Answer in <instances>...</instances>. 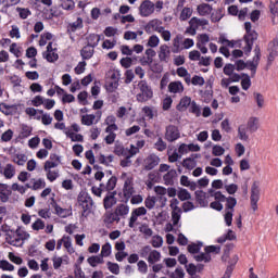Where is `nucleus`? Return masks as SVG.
Segmentation results:
<instances>
[{
    "mask_svg": "<svg viewBox=\"0 0 278 278\" xmlns=\"http://www.w3.org/2000/svg\"><path fill=\"white\" fill-rule=\"evenodd\" d=\"M103 223L109 227V225H113L114 223H121V218L117 217L115 211L108 212L103 215Z\"/></svg>",
    "mask_w": 278,
    "mask_h": 278,
    "instance_id": "obj_24",
    "label": "nucleus"
},
{
    "mask_svg": "<svg viewBox=\"0 0 278 278\" xmlns=\"http://www.w3.org/2000/svg\"><path fill=\"white\" fill-rule=\"evenodd\" d=\"M100 41H101V35L91 34L87 37V42L91 48L97 47Z\"/></svg>",
    "mask_w": 278,
    "mask_h": 278,
    "instance_id": "obj_35",
    "label": "nucleus"
},
{
    "mask_svg": "<svg viewBox=\"0 0 278 278\" xmlns=\"http://www.w3.org/2000/svg\"><path fill=\"white\" fill-rule=\"evenodd\" d=\"M238 201L236 200V198H227L226 199V212H233V207L235 205H237Z\"/></svg>",
    "mask_w": 278,
    "mask_h": 278,
    "instance_id": "obj_55",
    "label": "nucleus"
},
{
    "mask_svg": "<svg viewBox=\"0 0 278 278\" xmlns=\"http://www.w3.org/2000/svg\"><path fill=\"white\" fill-rule=\"evenodd\" d=\"M177 197L179 201H190L192 199L190 192L184 188L178 189Z\"/></svg>",
    "mask_w": 278,
    "mask_h": 278,
    "instance_id": "obj_39",
    "label": "nucleus"
},
{
    "mask_svg": "<svg viewBox=\"0 0 278 278\" xmlns=\"http://www.w3.org/2000/svg\"><path fill=\"white\" fill-rule=\"evenodd\" d=\"M139 216H147V208L144 206L134 208L130 213V217L128 219V227L134 229L138 223Z\"/></svg>",
    "mask_w": 278,
    "mask_h": 278,
    "instance_id": "obj_10",
    "label": "nucleus"
},
{
    "mask_svg": "<svg viewBox=\"0 0 278 278\" xmlns=\"http://www.w3.org/2000/svg\"><path fill=\"white\" fill-rule=\"evenodd\" d=\"M169 207L172 210V223L174 226L179 225L181 220V207H179V200L174 198L169 201Z\"/></svg>",
    "mask_w": 278,
    "mask_h": 278,
    "instance_id": "obj_7",
    "label": "nucleus"
},
{
    "mask_svg": "<svg viewBox=\"0 0 278 278\" xmlns=\"http://www.w3.org/2000/svg\"><path fill=\"white\" fill-rule=\"evenodd\" d=\"M212 5L208 3H202L198 5L197 11L200 16H210L212 14Z\"/></svg>",
    "mask_w": 278,
    "mask_h": 278,
    "instance_id": "obj_28",
    "label": "nucleus"
},
{
    "mask_svg": "<svg viewBox=\"0 0 278 278\" xmlns=\"http://www.w3.org/2000/svg\"><path fill=\"white\" fill-rule=\"evenodd\" d=\"M168 92H170V94H181V92H184V84L179 80L169 83Z\"/></svg>",
    "mask_w": 278,
    "mask_h": 278,
    "instance_id": "obj_22",
    "label": "nucleus"
},
{
    "mask_svg": "<svg viewBox=\"0 0 278 278\" xmlns=\"http://www.w3.org/2000/svg\"><path fill=\"white\" fill-rule=\"evenodd\" d=\"M192 16V8H185L180 13V21H188Z\"/></svg>",
    "mask_w": 278,
    "mask_h": 278,
    "instance_id": "obj_63",
    "label": "nucleus"
},
{
    "mask_svg": "<svg viewBox=\"0 0 278 278\" xmlns=\"http://www.w3.org/2000/svg\"><path fill=\"white\" fill-rule=\"evenodd\" d=\"M43 58L47 62H58L60 60V54H58V46L53 42H49L47 46V51L43 53Z\"/></svg>",
    "mask_w": 278,
    "mask_h": 278,
    "instance_id": "obj_9",
    "label": "nucleus"
},
{
    "mask_svg": "<svg viewBox=\"0 0 278 278\" xmlns=\"http://www.w3.org/2000/svg\"><path fill=\"white\" fill-rule=\"evenodd\" d=\"M155 203H157V198L149 195L144 200V205L148 210H153L155 207Z\"/></svg>",
    "mask_w": 278,
    "mask_h": 278,
    "instance_id": "obj_54",
    "label": "nucleus"
},
{
    "mask_svg": "<svg viewBox=\"0 0 278 278\" xmlns=\"http://www.w3.org/2000/svg\"><path fill=\"white\" fill-rule=\"evenodd\" d=\"M142 112H143V116L146 118H148V121H151L153 119V117L155 116V114H157V111H155L153 108L151 106H144L142 109Z\"/></svg>",
    "mask_w": 278,
    "mask_h": 278,
    "instance_id": "obj_43",
    "label": "nucleus"
},
{
    "mask_svg": "<svg viewBox=\"0 0 278 278\" xmlns=\"http://www.w3.org/2000/svg\"><path fill=\"white\" fill-rule=\"evenodd\" d=\"M61 8L63 10H74L75 9V1H73V0H61Z\"/></svg>",
    "mask_w": 278,
    "mask_h": 278,
    "instance_id": "obj_62",
    "label": "nucleus"
},
{
    "mask_svg": "<svg viewBox=\"0 0 278 278\" xmlns=\"http://www.w3.org/2000/svg\"><path fill=\"white\" fill-rule=\"evenodd\" d=\"M10 38H15V40L21 39V29L18 28V26H11V30L9 33Z\"/></svg>",
    "mask_w": 278,
    "mask_h": 278,
    "instance_id": "obj_60",
    "label": "nucleus"
},
{
    "mask_svg": "<svg viewBox=\"0 0 278 278\" xmlns=\"http://www.w3.org/2000/svg\"><path fill=\"white\" fill-rule=\"evenodd\" d=\"M13 110H14V105H8L5 103L0 104V112H2V114H5V116H10Z\"/></svg>",
    "mask_w": 278,
    "mask_h": 278,
    "instance_id": "obj_61",
    "label": "nucleus"
},
{
    "mask_svg": "<svg viewBox=\"0 0 278 278\" xmlns=\"http://www.w3.org/2000/svg\"><path fill=\"white\" fill-rule=\"evenodd\" d=\"M78 206L83 210L81 216H88L90 207H92V198L86 191L78 194Z\"/></svg>",
    "mask_w": 278,
    "mask_h": 278,
    "instance_id": "obj_6",
    "label": "nucleus"
},
{
    "mask_svg": "<svg viewBox=\"0 0 278 278\" xmlns=\"http://www.w3.org/2000/svg\"><path fill=\"white\" fill-rule=\"evenodd\" d=\"M103 205L105 210H111V207L116 205V197L112 193L108 194L103 200Z\"/></svg>",
    "mask_w": 278,
    "mask_h": 278,
    "instance_id": "obj_30",
    "label": "nucleus"
},
{
    "mask_svg": "<svg viewBox=\"0 0 278 278\" xmlns=\"http://www.w3.org/2000/svg\"><path fill=\"white\" fill-rule=\"evenodd\" d=\"M49 40H53V35L51 33H43L39 40V47H45Z\"/></svg>",
    "mask_w": 278,
    "mask_h": 278,
    "instance_id": "obj_51",
    "label": "nucleus"
},
{
    "mask_svg": "<svg viewBox=\"0 0 278 278\" xmlns=\"http://www.w3.org/2000/svg\"><path fill=\"white\" fill-rule=\"evenodd\" d=\"M180 137L179 128L173 125L166 127L165 140H167V142H175V140H179Z\"/></svg>",
    "mask_w": 278,
    "mask_h": 278,
    "instance_id": "obj_14",
    "label": "nucleus"
},
{
    "mask_svg": "<svg viewBox=\"0 0 278 278\" xmlns=\"http://www.w3.org/2000/svg\"><path fill=\"white\" fill-rule=\"evenodd\" d=\"M160 164V156L155 154H150L144 161H143V168L146 170H153L155 166Z\"/></svg>",
    "mask_w": 278,
    "mask_h": 278,
    "instance_id": "obj_16",
    "label": "nucleus"
},
{
    "mask_svg": "<svg viewBox=\"0 0 278 278\" xmlns=\"http://www.w3.org/2000/svg\"><path fill=\"white\" fill-rule=\"evenodd\" d=\"M261 58H262V53L260 51V48H255L254 56H253L252 61L248 62V66H249L250 71H252L253 73H255V68H257Z\"/></svg>",
    "mask_w": 278,
    "mask_h": 278,
    "instance_id": "obj_19",
    "label": "nucleus"
},
{
    "mask_svg": "<svg viewBox=\"0 0 278 278\" xmlns=\"http://www.w3.org/2000/svg\"><path fill=\"white\" fill-rule=\"evenodd\" d=\"M207 25H210V21L205 18L192 17L189 21L187 34L190 36H197V29H207Z\"/></svg>",
    "mask_w": 278,
    "mask_h": 278,
    "instance_id": "obj_5",
    "label": "nucleus"
},
{
    "mask_svg": "<svg viewBox=\"0 0 278 278\" xmlns=\"http://www.w3.org/2000/svg\"><path fill=\"white\" fill-rule=\"evenodd\" d=\"M93 54H94V48L90 46L85 47L81 50V56L84 58V60H90V58H92Z\"/></svg>",
    "mask_w": 278,
    "mask_h": 278,
    "instance_id": "obj_46",
    "label": "nucleus"
},
{
    "mask_svg": "<svg viewBox=\"0 0 278 278\" xmlns=\"http://www.w3.org/2000/svg\"><path fill=\"white\" fill-rule=\"evenodd\" d=\"M176 74L178 75V77H185V81L187 84H190V73H188V70H186V67H178L176 70Z\"/></svg>",
    "mask_w": 278,
    "mask_h": 278,
    "instance_id": "obj_44",
    "label": "nucleus"
},
{
    "mask_svg": "<svg viewBox=\"0 0 278 278\" xmlns=\"http://www.w3.org/2000/svg\"><path fill=\"white\" fill-rule=\"evenodd\" d=\"M138 90L139 92L137 93L136 99L139 103H144L153 99V89L146 83V80H140L138 83Z\"/></svg>",
    "mask_w": 278,
    "mask_h": 278,
    "instance_id": "obj_3",
    "label": "nucleus"
},
{
    "mask_svg": "<svg viewBox=\"0 0 278 278\" xmlns=\"http://www.w3.org/2000/svg\"><path fill=\"white\" fill-rule=\"evenodd\" d=\"M106 266L113 275H121V266L117 263L108 262Z\"/></svg>",
    "mask_w": 278,
    "mask_h": 278,
    "instance_id": "obj_52",
    "label": "nucleus"
},
{
    "mask_svg": "<svg viewBox=\"0 0 278 278\" xmlns=\"http://www.w3.org/2000/svg\"><path fill=\"white\" fill-rule=\"evenodd\" d=\"M62 242H63V247H64V249H66L67 253H70V255H73V253H75V248H73V239L68 236H63Z\"/></svg>",
    "mask_w": 278,
    "mask_h": 278,
    "instance_id": "obj_29",
    "label": "nucleus"
},
{
    "mask_svg": "<svg viewBox=\"0 0 278 278\" xmlns=\"http://www.w3.org/2000/svg\"><path fill=\"white\" fill-rule=\"evenodd\" d=\"M217 42L219 45H223V47H229L230 49H233L235 47L233 41H230L229 39H227L225 35H220Z\"/></svg>",
    "mask_w": 278,
    "mask_h": 278,
    "instance_id": "obj_53",
    "label": "nucleus"
},
{
    "mask_svg": "<svg viewBox=\"0 0 278 278\" xmlns=\"http://www.w3.org/2000/svg\"><path fill=\"white\" fill-rule=\"evenodd\" d=\"M0 270H4L8 273H14L15 267L9 261L2 260V261H0Z\"/></svg>",
    "mask_w": 278,
    "mask_h": 278,
    "instance_id": "obj_41",
    "label": "nucleus"
},
{
    "mask_svg": "<svg viewBox=\"0 0 278 278\" xmlns=\"http://www.w3.org/2000/svg\"><path fill=\"white\" fill-rule=\"evenodd\" d=\"M253 98H254V101L258 108V110H262L265 108L266 105V100L264 98V94L260 93V92H254L253 93Z\"/></svg>",
    "mask_w": 278,
    "mask_h": 278,
    "instance_id": "obj_32",
    "label": "nucleus"
},
{
    "mask_svg": "<svg viewBox=\"0 0 278 278\" xmlns=\"http://www.w3.org/2000/svg\"><path fill=\"white\" fill-rule=\"evenodd\" d=\"M147 47H150V49L160 47V37H157V35L150 36L147 42Z\"/></svg>",
    "mask_w": 278,
    "mask_h": 278,
    "instance_id": "obj_42",
    "label": "nucleus"
},
{
    "mask_svg": "<svg viewBox=\"0 0 278 278\" xmlns=\"http://www.w3.org/2000/svg\"><path fill=\"white\" fill-rule=\"evenodd\" d=\"M140 257L147 260L148 264H157V262L162 261V253L151 245H144L139 251Z\"/></svg>",
    "mask_w": 278,
    "mask_h": 278,
    "instance_id": "obj_2",
    "label": "nucleus"
},
{
    "mask_svg": "<svg viewBox=\"0 0 278 278\" xmlns=\"http://www.w3.org/2000/svg\"><path fill=\"white\" fill-rule=\"evenodd\" d=\"M155 12V3L150 0H144L139 7L140 16L147 17L151 16Z\"/></svg>",
    "mask_w": 278,
    "mask_h": 278,
    "instance_id": "obj_12",
    "label": "nucleus"
},
{
    "mask_svg": "<svg viewBox=\"0 0 278 278\" xmlns=\"http://www.w3.org/2000/svg\"><path fill=\"white\" fill-rule=\"evenodd\" d=\"M136 191L134 190V185L130 179H127L124 185V197L125 199H131L134 197V193Z\"/></svg>",
    "mask_w": 278,
    "mask_h": 278,
    "instance_id": "obj_27",
    "label": "nucleus"
},
{
    "mask_svg": "<svg viewBox=\"0 0 278 278\" xmlns=\"http://www.w3.org/2000/svg\"><path fill=\"white\" fill-rule=\"evenodd\" d=\"M8 258H9L10 262H12L13 264H16V266H21V264H23V258H22L21 256H16V255L14 254V252H9Z\"/></svg>",
    "mask_w": 278,
    "mask_h": 278,
    "instance_id": "obj_58",
    "label": "nucleus"
},
{
    "mask_svg": "<svg viewBox=\"0 0 278 278\" xmlns=\"http://www.w3.org/2000/svg\"><path fill=\"white\" fill-rule=\"evenodd\" d=\"M195 262H205L206 264L212 262V255L207 254L206 252L194 255Z\"/></svg>",
    "mask_w": 278,
    "mask_h": 278,
    "instance_id": "obj_50",
    "label": "nucleus"
},
{
    "mask_svg": "<svg viewBox=\"0 0 278 278\" xmlns=\"http://www.w3.org/2000/svg\"><path fill=\"white\" fill-rule=\"evenodd\" d=\"M164 27V22L160 18H153L149 21L144 27L147 34H160L161 29Z\"/></svg>",
    "mask_w": 278,
    "mask_h": 278,
    "instance_id": "obj_11",
    "label": "nucleus"
},
{
    "mask_svg": "<svg viewBox=\"0 0 278 278\" xmlns=\"http://www.w3.org/2000/svg\"><path fill=\"white\" fill-rule=\"evenodd\" d=\"M223 18V9L216 10L211 14L212 23H218Z\"/></svg>",
    "mask_w": 278,
    "mask_h": 278,
    "instance_id": "obj_64",
    "label": "nucleus"
},
{
    "mask_svg": "<svg viewBox=\"0 0 278 278\" xmlns=\"http://www.w3.org/2000/svg\"><path fill=\"white\" fill-rule=\"evenodd\" d=\"M181 186H186L187 188H190V190H197V182H191L188 179V176H182L180 178Z\"/></svg>",
    "mask_w": 278,
    "mask_h": 278,
    "instance_id": "obj_48",
    "label": "nucleus"
},
{
    "mask_svg": "<svg viewBox=\"0 0 278 278\" xmlns=\"http://www.w3.org/2000/svg\"><path fill=\"white\" fill-rule=\"evenodd\" d=\"M237 134L239 140H241L242 142H249V128L247 127V125H239Z\"/></svg>",
    "mask_w": 278,
    "mask_h": 278,
    "instance_id": "obj_25",
    "label": "nucleus"
},
{
    "mask_svg": "<svg viewBox=\"0 0 278 278\" xmlns=\"http://www.w3.org/2000/svg\"><path fill=\"white\" fill-rule=\"evenodd\" d=\"M62 164L60 156L58 154H52L50 159L45 164V170H51V168H58Z\"/></svg>",
    "mask_w": 278,
    "mask_h": 278,
    "instance_id": "obj_18",
    "label": "nucleus"
},
{
    "mask_svg": "<svg viewBox=\"0 0 278 278\" xmlns=\"http://www.w3.org/2000/svg\"><path fill=\"white\" fill-rule=\"evenodd\" d=\"M250 134H255L260 129V117L252 116L248 119L247 126Z\"/></svg>",
    "mask_w": 278,
    "mask_h": 278,
    "instance_id": "obj_23",
    "label": "nucleus"
},
{
    "mask_svg": "<svg viewBox=\"0 0 278 278\" xmlns=\"http://www.w3.org/2000/svg\"><path fill=\"white\" fill-rule=\"evenodd\" d=\"M27 188H31V186H21L16 182L11 186V190H13V192H18L20 194H25V192H27Z\"/></svg>",
    "mask_w": 278,
    "mask_h": 278,
    "instance_id": "obj_45",
    "label": "nucleus"
},
{
    "mask_svg": "<svg viewBox=\"0 0 278 278\" xmlns=\"http://www.w3.org/2000/svg\"><path fill=\"white\" fill-rule=\"evenodd\" d=\"M191 103H192V99H190V97L186 96V97L181 98L177 108L180 112H184V110H187L188 106L191 105Z\"/></svg>",
    "mask_w": 278,
    "mask_h": 278,
    "instance_id": "obj_40",
    "label": "nucleus"
},
{
    "mask_svg": "<svg viewBox=\"0 0 278 278\" xmlns=\"http://www.w3.org/2000/svg\"><path fill=\"white\" fill-rule=\"evenodd\" d=\"M112 255V244L105 243L102 245L100 256L103 257H110Z\"/></svg>",
    "mask_w": 278,
    "mask_h": 278,
    "instance_id": "obj_49",
    "label": "nucleus"
},
{
    "mask_svg": "<svg viewBox=\"0 0 278 278\" xmlns=\"http://www.w3.org/2000/svg\"><path fill=\"white\" fill-rule=\"evenodd\" d=\"M114 212L119 220L121 218H127V216H129V206L127 203L117 204Z\"/></svg>",
    "mask_w": 278,
    "mask_h": 278,
    "instance_id": "obj_17",
    "label": "nucleus"
},
{
    "mask_svg": "<svg viewBox=\"0 0 278 278\" xmlns=\"http://www.w3.org/2000/svg\"><path fill=\"white\" fill-rule=\"evenodd\" d=\"M139 231L144 235V238H151V236H153V229H151L147 223L139 226Z\"/></svg>",
    "mask_w": 278,
    "mask_h": 278,
    "instance_id": "obj_38",
    "label": "nucleus"
},
{
    "mask_svg": "<svg viewBox=\"0 0 278 278\" xmlns=\"http://www.w3.org/2000/svg\"><path fill=\"white\" fill-rule=\"evenodd\" d=\"M12 161L14 162V164H17V166H25V164L27 163V155L22 152H15L12 155Z\"/></svg>",
    "mask_w": 278,
    "mask_h": 278,
    "instance_id": "obj_26",
    "label": "nucleus"
},
{
    "mask_svg": "<svg viewBox=\"0 0 278 278\" xmlns=\"http://www.w3.org/2000/svg\"><path fill=\"white\" fill-rule=\"evenodd\" d=\"M260 202V184L254 182L251 187L250 205L253 212H257Z\"/></svg>",
    "mask_w": 278,
    "mask_h": 278,
    "instance_id": "obj_8",
    "label": "nucleus"
},
{
    "mask_svg": "<svg viewBox=\"0 0 278 278\" xmlns=\"http://www.w3.org/2000/svg\"><path fill=\"white\" fill-rule=\"evenodd\" d=\"M29 233L25 231L23 228H17L14 230H9L5 233V242L11 247H23L25 244V240H28Z\"/></svg>",
    "mask_w": 278,
    "mask_h": 278,
    "instance_id": "obj_1",
    "label": "nucleus"
},
{
    "mask_svg": "<svg viewBox=\"0 0 278 278\" xmlns=\"http://www.w3.org/2000/svg\"><path fill=\"white\" fill-rule=\"evenodd\" d=\"M244 27L247 31V34L244 35V40H245L244 51L245 53H251L253 49V42L257 40V33L253 30L250 22H245Z\"/></svg>",
    "mask_w": 278,
    "mask_h": 278,
    "instance_id": "obj_4",
    "label": "nucleus"
},
{
    "mask_svg": "<svg viewBox=\"0 0 278 278\" xmlns=\"http://www.w3.org/2000/svg\"><path fill=\"white\" fill-rule=\"evenodd\" d=\"M84 27V22L81 18H77L74 23L70 24L68 31H76L77 29H81Z\"/></svg>",
    "mask_w": 278,
    "mask_h": 278,
    "instance_id": "obj_57",
    "label": "nucleus"
},
{
    "mask_svg": "<svg viewBox=\"0 0 278 278\" xmlns=\"http://www.w3.org/2000/svg\"><path fill=\"white\" fill-rule=\"evenodd\" d=\"M65 136L72 140V142H84V136L81 134L65 130Z\"/></svg>",
    "mask_w": 278,
    "mask_h": 278,
    "instance_id": "obj_33",
    "label": "nucleus"
},
{
    "mask_svg": "<svg viewBox=\"0 0 278 278\" xmlns=\"http://www.w3.org/2000/svg\"><path fill=\"white\" fill-rule=\"evenodd\" d=\"M54 210H55V214L61 218H67V216H71V211L67 208H62L61 206L55 205Z\"/></svg>",
    "mask_w": 278,
    "mask_h": 278,
    "instance_id": "obj_47",
    "label": "nucleus"
},
{
    "mask_svg": "<svg viewBox=\"0 0 278 278\" xmlns=\"http://www.w3.org/2000/svg\"><path fill=\"white\" fill-rule=\"evenodd\" d=\"M151 244H152L153 249H162V247L164 244V238H162V236H160V235H155L151 239Z\"/></svg>",
    "mask_w": 278,
    "mask_h": 278,
    "instance_id": "obj_37",
    "label": "nucleus"
},
{
    "mask_svg": "<svg viewBox=\"0 0 278 278\" xmlns=\"http://www.w3.org/2000/svg\"><path fill=\"white\" fill-rule=\"evenodd\" d=\"M268 62H273L276 58H278V40L274 39L268 45Z\"/></svg>",
    "mask_w": 278,
    "mask_h": 278,
    "instance_id": "obj_20",
    "label": "nucleus"
},
{
    "mask_svg": "<svg viewBox=\"0 0 278 278\" xmlns=\"http://www.w3.org/2000/svg\"><path fill=\"white\" fill-rule=\"evenodd\" d=\"M88 264L92 266V268H97L99 264H103L105 261L103 260V256L101 255H93L87 258Z\"/></svg>",
    "mask_w": 278,
    "mask_h": 278,
    "instance_id": "obj_34",
    "label": "nucleus"
},
{
    "mask_svg": "<svg viewBox=\"0 0 278 278\" xmlns=\"http://www.w3.org/2000/svg\"><path fill=\"white\" fill-rule=\"evenodd\" d=\"M207 42H210V35L201 34L198 36L197 49H199L204 55L207 53Z\"/></svg>",
    "mask_w": 278,
    "mask_h": 278,
    "instance_id": "obj_15",
    "label": "nucleus"
},
{
    "mask_svg": "<svg viewBox=\"0 0 278 278\" xmlns=\"http://www.w3.org/2000/svg\"><path fill=\"white\" fill-rule=\"evenodd\" d=\"M201 247H203V244H201V243H190L187 247V251L194 255V254L199 253V251H201Z\"/></svg>",
    "mask_w": 278,
    "mask_h": 278,
    "instance_id": "obj_59",
    "label": "nucleus"
},
{
    "mask_svg": "<svg viewBox=\"0 0 278 278\" xmlns=\"http://www.w3.org/2000/svg\"><path fill=\"white\" fill-rule=\"evenodd\" d=\"M169 58H170V48L166 43L161 45L159 48V59L161 60V62H168Z\"/></svg>",
    "mask_w": 278,
    "mask_h": 278,
    "instance_id": "obj_21",
    "label": "nucleus"
},
{
    "mask_svg": "<svg viewBox=\"0 0 278 278\" xmlns=\"http://www.w3.org/2000/svg\"><path fill=\"white\" fill-rule=\"evenodd\" d=\"M31 229L33 231H41L45 229V223L42 219L37 218L33 224H31Z\"/></svg>",
    "mask_w": 278,
    "mask_h": 278,
    "instance_id": "obj_56",
    "label": "nucleus"
},
{
    "mask_svg": "<svg viewBox=\"0 0 278 278\" xmlns=\"http://www.w3.org/2000/svg\"><path fill=\"white\" fill-rule=\"evenodd\" d=\"M25 113L30 118H35V121H40V114H43L42 110H36L34 108H26Z\"/></svg>",
    "mask_w": 278,
    "mask_h": 278,
    "instance_id": "obj_31",
    "label": "nucleus"
},
{
    "mask_svg": "<svg viewBox=\"0 0 278 278\" xmlns=\"http://www.w3.org/2000/svg\"><path fill=\"white\" fill-rule=\"evenodd\" d=\"M10 53H12V55H14L15 58H21V55H23V51L22 48L20 47L18 43L13 42L10 45L9 48Z\"/></svg>",
    "mask_w": 278,
    "mask_h": 278,
    "instance_id": "obj_36",
    "label": "nucleus"
},
{
    "mask_svg": "<svg viewBox=\"0 0 278 278\" xmlns=\"http://www.w3.org/2000/svg\"><path fill=\"white\" fill-rule=\"evenodd\" d=\"M102 112L98 111L94 114H85L81 116V125H86L87 127H90L97 123H99V121H101V116H102Z\"/></svg>",
    "mask_w": 278,
    "mask_h": 278,
    "instance_id": "obj_13",
    "label": "nucleus"
}]
</instances>
